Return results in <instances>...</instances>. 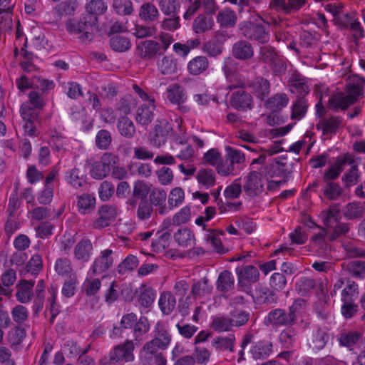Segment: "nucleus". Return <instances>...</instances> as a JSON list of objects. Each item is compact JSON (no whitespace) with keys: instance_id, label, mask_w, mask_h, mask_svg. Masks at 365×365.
Returning a JSON list of instances; mask_svg holds the SVG:
<instances>
[{"instance_id":"39448f33","label":"nucleus","mask_w":365,"mask_h":365,"mask_svg":"<svg viewBox=\"0 0 365 365\" xmlns=\"http://www.w3.org/2000/svg\"><path fill=\"white\" fill-rule=\"evenodd\" d=\"M134 342L131 339H127L123 344L115 346L108 354L107 363L110 364L130 362L135 359L133 351Z\"/></svg>"},{"instance_id":"58836bf2","label":"nucleus","mask_w":365,"mask_h":365,"mask_svg":"<svg viewBox=\"0 0 365 365\" xmlns=\"http://www.w3.org/2000/svg\"><path fill=\"white\" fill-rule=\"evenodd\" d=\"M253 93L261 101H263L269 93V82L263 78H257L251 85Z\"/></svg>"},{"instance_id":"5fc2aeb1","label":"nucleus","mask_w":365,"mask_h":365,"mask_svg":"<svg viewBox=\"0 0 365 365\" xmlns=\"http://www.w3.org/2000/svg\"><path fill=\"white\" fill-rule=\"evenodd\" d=\"M112 6L118 15L129 16L134 12L133 4L131 0H113Z\"/></svg>"},{"instance_id":"f3484780","label":"nucleus","mask_w":365,"mask_h":365,"mask_svg":"<svg viewBox=\"0 0 365 365\" xmlns=\"http://www.w3.org/2000/svg\"><path fill=\"white\" fill-rule=\"evenodd\" d=\"M163 96L165 100L178 106L184 103L187 98L184 89L178 84L170 85Z\"/></svg>"},{"instance_id":"20e7f679","label":"nucleus","mask_w":365,"mask_h":365,"mask_svg":"<svg viewBox=\"0 0 365 365\" xmlns=\"http://www.w3.org/2000/svg\"><path fill=\"white\" fill-rule=\"evenodd\" d=\"M238 28L241 34L247 39L262 44L269 41V31L261 24L243 21L238 24Z\"/></svg>"},{"instance_id":"423d86ee","label":"nucleus","mask_w":365,"mask_h":365,"mask_svg":"<svg viewBox=\"0 0 365 365\" xmlns=\"http://www.w3.org/2000/svg\"><path fill=\"white\" fill-rule=\"evenodd\" d=\"M118 158L110 153H106L101 157V160L93 163L90 170V174L94 179L101 180L106 177L110 171V165L115 164Z\"/></svg>"},{"instance_id":"680f3d73","label":"nucleus","mask_w":365,"mask_h":365,"mask_svg":"<svg viewBox=\"0 0 365 365\" xmlns=\"http://www.w3.org/2000/svg\"><path fill=\"white\" fill-rule=\"evenodd\" d=\"M235 336L230 335L229 336H218L215 338L212 341V345L217 350H229L233 351Z\"/></svg>"},{"instance_id":"f03ea898","label":"nucleus","mask_w":365,"mask_h":365,"mask_svg":"<svg viewBox=\"0 0 365 365\" xmlns=\"http://www.w3.org/2000/svg\"><path fill=\"white\" fill-rule=\"evenodd\" d=\"M150 334L152 339L147 341L143 347L149 354H153L155 350H166L170 345L172 335L166 323L158 321Z\"/></svg>"},{"instance_id":"de8ad7c7","label":"nucleus","mask_w":365,"mask_h":365,"mask_svg":"<svg viewBox=\"0 0 365 365\" xmlns=\"http://www.w3.org/2000/svg\"><path fill=\"white\" fill-rule=\"evenodd\" d=\"M107 9V4L103 0H91L86 6V9L88 12L86 16H87L88 19L90 16L97 19V16L103 14Z\"/></svg>"},{"instance_id":"49530a36","label":"nucleus","mask_w":365,"mask_h":365,"mask_svg":"<svg viewBox=\"0 0 365 365\" xmlns=\"http://www.w3.org/2000/svg\"><path fill=\"white\" fill-rule=\"evenodd\" d=\"M359 295L358 284L351 280L346 279L344 288L341 292V299L342 302H354Z\"/></svg>"},{"instance_id":"bb28decb","label":"nucleus","mask_w":365,"mask_h":365,"mask_svg":"<svg viewBox=\"0 0 365 365\" xmlns=\"http://www.w3.org/2000/svg\"><path fill=\"white\" fill-rule=\"evenodd\" d=\"M160 44L152 40H145L138 43V51L143 58H152L160 51Z\"/></svg>"},{"instance_id":"ea45409f","label":"nucleus","mask_w":365,"mask_h":365,"mask_svg":"<svg viewBox=\"0 0 365 365\" xmlns=\"http://www.w3.org/2000/svg\"><path fill=\"white\" fill-rule=\"evenodd\" d=\"M149 330L150 324L148 318L145 317H140L131 330L133 337V341L140 342L143 340V336L147 334Z\"/></svg>"},{"instance_id":"774afa93","label":"nucleus","mask_w":365,"mask_h":365,"mask_svg":"<svg viewBox=\"0 0 365 365\" xmlns=\"http://www.w3.org/2000/svg\"><path fill=\"white\" fill-rule=\"evenodd\" d=\"M308 104L303 97H298L292 106V118L297 120H301L306 114Z\"/></svg>"},{"instance_id":"393cba45","label":"nucleus","mask_w":365,"mask_h":365,"mask_svg":"<svg viewBox=\"0 0 365 365\" xmlns=\"http://www.w3.org/2000/svg\"><path fill=\"white\" fill-rule=\"evenodd\" d=\"M138 15L142 21L153 23L159 19L160 13L153 3L145 2L140 6Z\"/></svg>"},{"instance_id":"6e6552de","label":"nucleus","mask_w":365,"mask_h":365,"mask_svg":"<svg viewBox=\"0 0 365 365\" xmlns=\"http://www.w3.org/2000/svg\"><path fill=\"white\" fill-rule=\"evenodd\" d=\"M98 217L93 221V229L101 230L113 222L118 214V208L114 205H103L98 210Z\"/></svg>"},{"instance_id":"4c0bfd02","label":"nucleus","mask_w":365,"mask_h":365,"mask_svg":"<svg viewBox=\"0 0 365 365\" xmlns=\"http://www.w3.org/2000/svg\"><path fill=\"white\" fill-rule=\"evenodd\" d=\"M66 181L74 188L83 187L86 182V175L83 172L76 168L68 170L65 175Z\"/></svg>"},{"instance_id":"c756f323","label":"nucleus","mask_w":365,"mask_h":365,"mask_svg":"<svg viewBox=\"0 0 365 365\" xmlns=\"http://www.w3.org/2000/svg\"><path fill=\"white\" fill-rule=\"evenodd\" d=\"M155 108V103L142 105L137 110L136 120L143 125L150 124L154 117L153 111Z\"/></svg>"},{"instance_id":"c85d7f7f","label":"nucleus","mask_w":365,"mask_h":365,"mask_svg":"<svg viewBox=\"0 0 365 365\" xmlns=\"http://www.w3.org/2000/svg\"><path fill=\"white\" fill-rule=\"evenodd\" d=\"M175 240L182 247H192L195 245V237L192 230L183 227L179 229L174 235Z\"/></svg>"},{"instance_id":"4be33fe9","label":"nucleus","mask_w":365,"mask_h":365,"mask_svg":"<svg viewBox=\"0 0 365 365\" xmlns=\"http://www.w3.org/2000/svg\"><path fill=\"white\" fill-rule=\"evenodd\" d=\"M216 19L221 27L228 29L235 26L237 16L235 11L230 8H223L218 11Z\"/></svg>"},{"instance_id":"69168bd1","label":"nucleus","mask_w":365,"mask_h":365,"mask_svg":"<svg viewBox=\"0 0 365 365\" xmlns=\"http://www.w3.org/2000/svg\"><path fill=\"white\" fill-rule=\"evenodd\" d=\"M289 103V98L285 93H277L267 101V106L273 111H277L286 107Z\"/></svg>"},{"instance_id":"09e8293b","label":"nucleus","mask_w":365,"mask_h":365,"mask_svg":"<svg viewBox=\"0 0 365 365\" xmlns=\"http://www.w3.org/2000/svg\"><path fill=\"white\" fill-rule=\"evenodd\" d=\"M208 66L209 62L205 56H196L188 63L187 70L192 75H198L205 71Z\"/></svg>"},{"instance_id":"864d4df0","label":"nucleus","mask_w":365,"mask_h":365,"mask_svg":"<svg viewBox=\"0 0 365 365\" xmlns=\"http://www.w3.org/2000/svg\"><path fill=\"white\" fill-rule=\"evenodd\" d=\"M225 158L230 160L237 168L240 170V166L245 162V155L240 150L230 147H225Z\"/></svg>"},{"instance_id":"7c9ffc66","label":"nucleus","mask_w":365,"mask_h":365,"mask_svg":"<svg viewBox=\"0 0 365 365\" xmlns=\"http://www.w3.org/2000/svg\"><path fill=\"white\" fill-rule=\"evenodd\" d=\"M365 212V202L353 201L348 203L343 209L346 218L354 220L361 217Z\"/></svg>"},{"instance_id":"37998d69","label":"nucleus","mask_w":365,"mask_h":365,"mask_svg":"<svg viewBox=\"0 0 365 365\" xmlns=\"http://www.w3.org/2000/svg\"><path fill=\"white\" fill-rule=\"evenodd\" d=\"M117 128L119 133L127 138H132L135 133L133 122L127 116H122L118 119Z\"/></svg>"},{"instance_id":"e433bc0d","label":"nucleus","mask_w":365,"mask_h":365,"mask_svg":"<svg viewBox=\"0 0 365 365\" xmlns=\"http://www.w3.org/2000/svg\"><path fill=\"white\" fill-rule=\"evenodd\" d=\"M214 26L212 17L200 14L193 21L192 29L195 33L201 34L212 29Z\"/></svg>"},{"instance_id":"c9c22d12","label":"nucleus","mask_w":365,"mask_h":365,"mask_svg":"<svg viewBox=\"0 0 365 365\" xmlns=\"http://www.w3.org/2000/svg\"><path fill=\"white\" fill-rule=\"evenodd\" d=\"M175 305L176 299L172 292H167L160 294L158 300V306L163 314H170L175 309Z\"/></svg>"},{"instance_id":"4468645a","label":"nucleus","mask_w":365,"mask_h":365,"mask_svg":"<svg viewBox=\"0 0 365 365\" xmlns=\"http://www.w3.org/2000/svg\"><path fill=\"white\" fill-rule=\"evenodd\" d=\"M93 247L91 240L83 238L74 247V257L76 260L86 263L93 255Z\"/></svg>"},{"instance_id":"bf43d9fd","label":"nucleus","mask_w":365,"mask_h":365,"mask_svg":"<svg viewBox=\"0 0 365 365\" xmlns=\"http://www.w3.org/2000/svg\"><path fill=\"white\" fill-rule=\"evenodd\" d=\"M158 6L165 16L178 15L180 5L175 0H158Z\"/></svg>"},{"instance_id":"5701e85b","label":"nucleus","mask_w":365,"mask_h":365,"mask_svg":"<svg viewBox=\"0 0 365 365\" xmlns=\"http://www.w3.org/2000/svg\"><path fill=\"white\" fill-rule=\"evenodd\" d=\"M272 344L271 342L267 341H259L252 346L250 354L256 360L264 359L272 354Z\"/></svg>"},{"instance_id":"79ce46f5","label":"nucleus","mask_w":365,"mask_h":365,"mask_svg":"<svg viewBox=\"0 0 365 365\" xmlns=\"http://www.w3.org/2000/svg\"><path fill=\"white\" fill-rule=\"evenodd\" d=\"M162 350H155L153 354H149L145 349H143L140 354V359L144 365H150L152 361L155 365H166L167 360L161 352Z\"/></svg>"},{"instance_id":"aec40b11","label":"nucleus","mask_w":365,"mask_h":365,"mask_svg":"<svg viewBox=\"0 0 365 365\" xmlns=\"http://www.w3.org/2000/svg\"><path fill=\"white\" fill-rule=\"evenodd\" d=\"M252 297L258 304H270L276 302L274 292L262 284L257 286L253 292Z\"/></svg>"},{"instance_id":"9d476101","label":"nucleus","mask_w":365,"mask_h":365,"mask_svg":"<svg viewBox=\"0 0 365 365\" xmlns=\"http://www.w3.org/2000/svg\"><path fill=\"white\" fill-rule=\"evenodd\" d=\"M267 319L272 326L275 327H289L297 322V318L292 313L280 308L270 311Z\"/></svg>"},{"instance_id":"3c124183","label":"nucleus","mask_w":365,"mask_h":365,"mask_svg":"<svg viewBox=\"0 0 365 365\" xmlns=\"http://www.w3.org/2000/svg\"><path fill=\"white\" fill-rule=\"evenodd\" d=\"M196 178L198 183L205 189L212 187L216 181L215 174L211 169L200 170Z\"/></svg>"},{"instance_id":"f704fd0d","label":"nucleus","mask_w":365,"mask_h":365,"mask_svg":"<svg viewBox=\"0 0 365 365\" xmlns=\"http://www.w3.org/2000/svg\"><path fill=\"white\" fill-rule=\"evenodd\" d=\"M16 280V272L9 269L0 277V294L9 296L12 292L11 287Z\"/></svg>"},{"instance_id":"ddd939ff","label":"nucleus","mask_w":365,"mask_h":365,"mask_svg":"<svg viewBox=\"0 0 365 365\" xmlns=\"http://www.w3.org/2000/svg\"><path fill=\"white\" fill-rule=\"evenodd\" d=\"M329 340V336L327 331L323 328L316 327L308 339V345L313 351L317 352L325 347Z\"/></svg>"},{"instance_id":"052dcab7","label":"nucleus","mask_w":365,"mask_h":365,"mask_svg":"<svg viewBox=\"0 0 365 365\" xmlns=\"http://www.w3.org/2000/svg\"><path fill=\"white\" fill-rule=\"evenodd\" d=\"M346 270L354 277L363 279L365 277V262L354 260L347 263Z\"/></svg>"},{"instance_id":"6ab92c4d","label":"nucleus","mask_w":365,"mask_h":365,"mask_svg":"<svg viewBox=\"0 0 365 365\" xmlns=\"http://www.w3.org/2000/svg\"><path fill=\"white\" fill-rule=\"evenodd\" d=\"M243 189L247 195L250 197H255L262 192L263 185L257 173L253 172L249 175Z\"/></svg>"},{"instance_id":"72a5a7b5","label":"nucleus","mask_w":365,"mask_h":365,"mask_svg":"<svg viewBox=\"0 0 365 365\" xmlns=\"http://www.w3.org/2000/svg\"><path fill=\"white\" fill-rule=\"evenodd\" d=\"M235 286V278L233 274L227 270L220 273L216 282L217 289L220 292H227L232 289Z\"/></svg>"},{"instance_id":"338daca9","label":"nucleus","mask_w":365,"mask_h":365,"mask_svg":"<svg viewBox=\"0 0 365 365\" xmlns=\"http://www.w3.org/2000/svg\"><path fill=\"white\" fill-rule=\"evenodd\" d=\"M216 170L218 174L222 176L235 175L240 171L239 168H237L227 158H225L224 160L220 161L217 164Z\"/></svg>"},{"instance_id":"603ef678","label":"nucleus","mask_w":365,"mask_h":365,"mask_svg":"<svg viewBox=\"0 0 365 365\" xmlns=\"http://www.w3.org/2000/svg\"><path fill=\"white\" fill-rule=\"evenodd\" d=\"M158 69L163 75H171L177 71V63L175 59L171 56H164L158 61Z\"/></svg>"},{"instance_id":"c03bdc74","label":"nucleus","mask_w":365,"mask_h":365,"mask_svg":"<svg viewBox=\"0 0 365 365\" xmlns=\"http://www.w3.org/2000/svg\"><path fill=\"white\" fill-rule=\"evenodd\" d=\"M321 217L324 224L327 227H331L334 222H336L341 218L339 205L333 204L329 209L322 212Z\"/></svg>"},{"instance_id":"f257e3e1","label":"nucleus","mask_w":365,"mask_h":365,"mask_svg":"<svg viewBox=\"0 0 365 365\" xmlns=\"http://www.w3.org/2000/svg\"><path fill=\"white\" fill-rule=\"evenodd\" d=\"M349 230V225L344 223H340L333 229H320L319 232L315 233L312 237L313 246L319 255H323L329 249L327 240L334 241L347 233Z\"/></svg>"},{"instance_id":"0e129e2a","label":"nucleus","mask_w":365,"mask_h":365,"mask_svg":"<svg viewBox=\"0 0 365 365\" xmlns=\"http://www.w3.org/2000/svg\"><path fill=\"white\" fill-rule=\"evenodd\" d=\"M110 46L115 51L125 52L130 48L131 43L127 37L117 35L110 38Z\"/></svg>"},{"instance_id":"8fccbe9b","label":"nucleus","mask_w":365,"mask_h":365,"mask_svg":"<svg viewBox=\"0 0 365 365\" xmlns=\"http://www.w3.org/2000/svg\"><path fill=\"white\" fill-rule=\"evenodd\" d=\"M361 334L359 332L356 331H344L341 332L339 337L338 341L339 344L342 346H346L352 349V346L356 344L361 339Z\"/></svg>"},{"instance_id":"412c9836","label":"nucleus","mask_w":365,"mask_h":365,"mask_svg":"<svg viewBox=\"0 0 365 365\" xmlns=\"http://www.w3.org/2000/svg\"><path fill=\"white\" fill-rule=\"evenodd\" d=\"M233 56L240 60H248L253 56L254 51L250 43L246 41H238L232 46Z\"/></svg>"},{"instance_id":"0eeeda50","label":"nucleus","mask_w":365,"mask_h":365,"mask_svg":"<svg viewBox=\"0 0 365 365\" xmlns=\"http://www.w3.org/2000/svg\"><path fill=\"white\" fill-rule=\"evenodd\" d=\"M113 251L110 249L101 251L100 254L93 260L88 274H100L108 271L113 266Z\"/></svg>"},{"instance_id":"dca6fc26","label":"nucleus","mask_w":365,"mask_h":365,"mask_svg":"<svg viewBox=\"0 0 365 365\" xmlns=\"http://www.w3.org/2000/svg\"><path fill=\"white\" fill-rule=\"evenodd\" d=\"M171 146L173 150L176 153L175 156L180 160H188L194 154L192 146L187 143L182 137H176Z\"/></svg>"},{"instance_id":"2eb2a0df","label":"nucleus","mask_w":365,"mask_h":365,"mask_svg":"<svg viewBox=\"0 0 365 365\" xmlns=\"http://www.w3.org/2000/svg\"><path fill=\"white\" fill-rule=\"evenodd\" d=\"M252 97L242 89L235 91L230 99L231 106L237 110H245L252 108Z\"/></svg>"},{"instance_id":"473e14b6","label":"nucleus","mask_w":365,"mask_h":365,"mask_svg":"<svg viewBox=\"0 0 365 365\" xmlns=\"http://www.w3.org/2000/svg\"><path fill=\"white\" fill-rule=\"evenodd\" d=\"M342 125V118L338 116H331L329 118H325L317 125L319 129H322L324 135L335 134L337 130Z\"/></svg>"},{"instance_id":"e2e57ef3","label":"nucleus","mask_w":365,"mask_h":365,"mask_svg":"<svg viewBox=\"0 0 365 365\" xmlns=\"http://www.w3.org/2000/svg\"><path fill=\"white\" fill-rule=\"evenodd\" d=\"M305 4L306 0H282L274 9L285 13H290L299 9Z\"/></svg>"},{"instance_id":"6e6d98bb","label":"nucleus","mask_w":365,"mask_h":365,"mask_svg":"<svg viewBox=\"0 0 365 365\" xmlns=\"http://www.w3.org/2000/svg\"><path fill=\"white\" fill-rule=\"evenodd\" d=\"M213 287L209 283L208 279H203L195 282L192 286L191 293L194 297H201L210 294Z\"/></svg>"},{"instance_id":"2f4dec72","label":"nucleus","mask_w":365,"mask_h":365,"mask_svg":"<svg viewBox=\"0 0 365 365\" xmlns=\"http://www.w3.org/2000/svg\"><path fill=\"white\" fill-rule=\"evenodd\" d=\"M228 317L233 327H240L249 321L250 314L246 310L233 307L229 312Z\"/></svg>"},{"instance_id":"13d9d810","label":"nucleus","mask_w":365,"mask_h":365,"mask_svg":"<svg viewBox=\"0 0 365 365\" xmlns=\"http://www.w3.org/2000/svg\"><path fill=\"white\" fill-rule=\"evenodd\" d=\"M156 292L152 288L144 286L138 297V302L143 308H150L154 302Z\"/></svg>"},{"instance_id":"9b49d317","label":"nucleus","mask_w":365,"mask_h":365,"mask_svg":"<svg viewBox=\"0 0 365 365\" xmlns=\"http://www.w3.org/2000/svg\"><path fill=\"white\" fill-rule=\"evenodd\" d=\"M236 273L238 277V284L244 291L250 288V284L255 283L259 279V271L253 265H247L241 269L237 268Z\"/></svg>"},{"instance_id":"a18cd8bd","label":"nucleus","mask_w":365,"mask_h":365,"mask_svg":"<svg viewBox=\"0 0 365 365\" xmlns=\"http://www.w3.org/2000/svg\"><path fill=\"white\" fill-rule=\"evenodd\" d=\"M223 234L224 232L222 231L220 232L217 230L209 229L206 231L204 239L217 252H224V247L220 237V236Z\"/></svg>"},{"instance_id":"7ed1b4c3","label":"nucleus","mask_w":365,"mask_h":365,"mask_svg":"<svg viewBox=\"0 0 365 365\" xmlns=\"http://www.w3.org/2000/svg\"><path fill=\"white\" fill-rule=\"evenodd\" d=\"M347 93H338L329 99L330 106L336 110H345L354 104L357 97L363 94V90L359 83H349L346 86Z\"/></svg>"},{"instance_id":"a19ab883","label":"nucleus","mask_w":365,"mask_h":365,"mask_svg":"<svg viewBox=\"0 0 365 365\" xmlns=\"http://www.w3.org/2000/svg\"><path fill=\"white\" fill-rule=\"evenodd\" d=\"M279 341L286 348L294 347L298 341V331L292 326L284 329L279 334Z\"/></svg>"},{"instance_id":"f8f14e48","label":"nucleus","mask_w":365,"mask_h":365,"mask_svg":"<svg viewBox=\"0 0 365 365\" xmlns=\"http://www.w3.org/2000/svg\"><path fill=\"white\" fill-rule=\"evenodd\" d=\"M21 115L26 123L23 128L25 133L31 137L36 136L37 130L34 125V121L37 119L38 113L36 110L31 108L28 104H23L20 108Z\"/></svg>"},{"instance_id":"4d7b16f0","label":"nucleus","mask_w":365,"mask_h":365,"mask_svg":"<svg viewBox=\"0 0 365 365\" xmlns=\"http://www.w3.org/2000/svg\"><path fill=\"white\" fill-rule=\"evenodd\" d=\"M211 327L218 332L229 331L233 328L228 315H218L213 317Z\"/></svg>"},{"instance_id":"a211bd4d","label":"nucleus","mask_w":365,"mask_h":365,"mask_svg":"<svg viewBox=\"0 0 365 365\" xmlns=\"http://www.w3.org/2000/svg\"><path fill=\"white\" fill-rule=\"evenodd\" d=\"M290 91L298 94V97H303L309 93L308 81L300 74L293 73L289 81Z\"/></svg>"},{"instance_id":"a878e982","label":"nucleus","mask_w":365,"mask_h":365,"mask_svg":"<svg viewBox=\"0 0 365 365\" xmlns=\"http://www.w3.org/2000/svg\"><path fill=\"white\" fill-rule=\"evenodd\" d=\"M96 197L89 193H83L77 196V207L78 211L86 215L90 213L96 207Z\"/></svg>"},{"instance_id":"cd10ccee","label":"nucleus","mask_w":365,"mask_h":365,"mask_svg":"<svg viewBox=\"0 0 365 365\" xmlns=\"http://www.w3.org/2000/svg\"><path fill=\"white\" fill-rule=\"evenodd\" d=\"M33 281L21 280L17 284L16 299L21 303L29 302L33 296Z\"/></svg>"},{"instance_id":"b1692460","label":"nucleus","mask_w":365,"mask_h":365,"mask_svg":"<svg viewBox=\"0 0 365 365\" xmlns=\"http://www.w3.org/2000/svg\"><path fill=\"white\" fill-rule=\"evenodd\" d=\"M167 198L166 192L160 188H154L150 192V203L152 205L158 207L156 212L160 215H163L167 211L165 200Z\"/></svg>"},{"instance_id":"1a4fd4ad","label":"nucleus","mask_w":365,"mask_h":365,"mask_svg":"<svg viewBox=\"0 0 365 365\" xmlns=\"http://www.w3.org/2000/svg\"><path fill=\"white\" fill-rule=\"evenodd\" d=\"M96 24V18L90 16H83L80 20L70 19L66 23V29L68 32L72 34H84V38H91V34L87 31L88 26H94Z\"/></svg>"}]
</instances>
